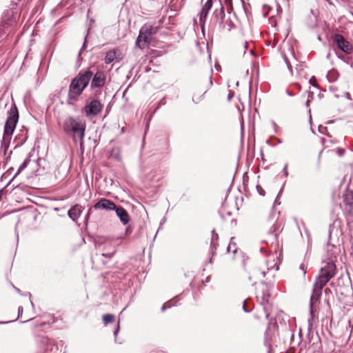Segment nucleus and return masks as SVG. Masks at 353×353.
Masks as SVG:
<instances>
[{"instance_id": "nucleus-24", "label": "nucleus", "mask_w": 353, "mask_h": 353, "mask_svg": "<svg viewBox=\"0 0 353 353\" xmlns=\"http://www.w3.org/2000/svg\"><path fill=\"white\" fill-rule=\"evenodd\" d=\"M171 305L169 303H166L164 305H163L161 307V310L164 311L166 308L170 307Z\"/></svg>"}, {"instance_id": "nucleus-4", "label": "nucleus", "mask_w": 353, "mask_h": 353, "mask_svg": "<svg viewBox=\"0 0 353 353\" xmlns=\"http://www.w3.org/2000/svg\"><path fill=\"white\" fill-rule=\"evenodd\" d=\"M19 121V112H10L4 125L3 134L2 138V143L5 148H8L12 135L16 128V125Z\"/></svg>"}, {"instance_id": "nucleus-12", "label": "nucleus", "mask_w": 353, "mask_h": 353, "mask_svg": "<svg viewBox=\"0 0 353 353\" xmlns=\"http://www.w3.org/2000/svg\"><path fill=\"white\" fill-rule=\"evenodd\" d=\"M103 107V105L99 99L90 98L88 99L84 110H101Z\"/></svg>"}, {"instance_id": "nucleus-1", "label": "nucleus", "mask_w": 353, "mask_h": 353, "mask_svg": "<svg viewBox=\"0 0 353 353\" xmlns=\"http://www.w3.org/2000/svg\"><path fill=\"white\" fill-rule=\"evenodd\" d=\"M336 274V265L333 263H327L320 270L319 274L313 285L312 294L310 297V314L313 318V303L320 299L322 289Z\"/></svg>"}, {"instance_id": "nucleus-16", "label": "nucleus", "mask_w": 353, "mask_h": 353, "mask_svg": "<svg viewBox=\"0 0 353 353\" xmlns=\"http://www.w3.org/2000/svg\"><path fill=\"white\" fill-rule=\"evenodd\" d=\"M208 90V88L207 87H205V88H203L201 86H197V87H195L194 89V94H193V100H199L201 99V97L205 94L206 93Z\"/></svg>"}, {"instance_id": "nucleus-10", "label": "nucleus", "mask_w": 353, "mask_h": 353, "mask_svg": "<svg viewBox=\"0 0 353 353\" xmlns=\"http://www.w3.org/2000/svg\"><path fill=\"white\" fill-rule=\"evenodd\" d=\"M94 208L96 210H114L116 209V205L113 201L103 198L94 205Z\"/></svg>"}, {"instance_id": "nucleus-37", "label": "nucleus", "mask_w": 353, "mask_h": 353, "mask_svg": "<svg viewBox=\"0 0 353 353\" xmlns=\"http://www.w3.org/2000/svg\"><path fill=\"white\" fill-rule=\"evenodd\" d=\"M258 192H259V193H260L261 194H262V195H264V194H265V192H264V190H258Z\"/></svg>"}, {"instance_id": "nucleus-20", "label": "nucleus", "mask_w": 353, "mask_h": 353, "mask_svg": "<svg viewBox=\"0 0 353 353\" xmlns=\"http://www.w3.org/2000/svg\"><path fill=\"white\" fill-rule=\"evenodd\" d=\"M102 319H103V323L105 324H108V323L113 322V321L114 319V316L111 314H106L103 316Z\"/></svg>"}, {"instance_id": "nucleus-8", "label": "nucleus", "mask_w": 353, "mask_h": 353, "mask_svg": "<svg viewBox=\"0 0 353 353\" xmlns=\"http://www.w3.org/2000/svg\"><path fill=\"white\" fill-rule=\"evenodd\" d=\"M37 341L44 352L54 353L57 350V346L54 341L46 336H38Z\"/></svg>"}, {"instance_id": "nucleus-34", "label": "nucleus", "mask_w": 353, "mask_h": 353, "mask_svg": "<svg viewBox=\"0 0 353 353\" xmlns=\"http://www.w3.org/2000/svg\"><path fill=\"white\" fill-rule=\"evenodd\" d=\"M300 268L303 270V274H305L306 270L305 269L304 265H301Z\"/></svg>"}, {"instance_id": "nucleus-19", "label": "nucleus", "mask_w": 353, "mask_h": 353, "mask_svg": "<svg viewBox=\"0 0 353 353\" xmlns=\"http://www.w3.org/2000/svg\"><path fill=\"white\" fill-rule=\"evenodd\" d=\"M214 14L216 16V18L220 17V22L223 23V20L225 17L224 8L221 6V8L219 10H216L214 11Z\"/></svg>"}, {"instance_id": "nucleus-5", "label": "nucleus", "mask_w": 353, "mask_h": 353, "mask_svg": "<svg viewBox=\"0 0 353 353\" xmlns=\"http://www.w3.org/2000/svg\"><path fill=\"white\" fill-rule=\"evenodd\" d=\"M158 30L159 28L157 26L150 24L143 25L139 30V34L136 41L137 46L141 49L147 47L150 44L152 37L158 32Z\"/></svg>"}, {"instance_id": "nucleus-11", "label": "nucleus", "mask_w": 353, "mask_h": 353, "mask_svg": "<svg viewBox=\"0 0 353 353\" xmlns=\"http://www.w3.org/2000/svg\"><path fill=\"white\" fill-rule=\"evenodd\" d=\"M212 5V0H208L203 5V6L201 8L199 16V23L201 27L203 28L205 22L208 14L209 10H210Z\"/></svg>"}, {"instance_id": "nucleus-14", "label": "nucleus", "mask_w": 353, "mask_h": 353, "mask_svg": "<svg viewBox=\"0 0 353 353\" xmlns=\"http://www.w3.org/2000/svg\"><path fill=\"white\" fill-rule=\"evenodd\" d=\"M82 212V207L78 204L72 206L68 212V216L77 221Z\"/></svg>"}, {"instance_id": "nucleus-32", "label": "nucleus", "mask_w": 353, "mask_h": 353, "mask_svg": "<svg viewBox=\"0 0 353 353\" xmlns=\"http://www.w3.org/2000/svg\"><path fill=\"white\" fill-rule=\"evenodd\" d=\"M10 110L17 111V107L15 106V105L14 103L11 104V108H10Z\"/></svg>"}, {"instance_id": "nucleus-33", "label": "nucleus", "mask_w": 353, "mask_h": 353, "mask_svg": "<svg viewBox=\"0 0 353 353\" xmlns=\"http://www.w3.org/2000/svg\"><path fill=\"white\" fill-rule=\"evenodd\" d=\"M273 227H274V230L272 229V228H271L270 230H269V234L271 235H273L274 233V231H275V226H273Z\"/></svg>"}, {"instance_id": "nucleus-40", "label": "nucleus", "mask_w": 353, "mask_h": 353, "mask_svg": "<svg viewBox=\"0 0 353 353\" xmlns=\"http://www.w3.org/2000/svg\"><path fill=\"white\" fill-rule=\"evenodd\" d=\"M151 117H152V114H149L146 115V118H148V119H150Z\"/></svg>"}, {"instance_id": "nucleus-17", "label": "nucleus", "mask_w": 353, "mask_h": 353, "mask_svg": "<svg viewBox=\"0 0 353 353\" xmlns=\"http://www.w3.org/2000/svg\"><path fill=\"white\" fill-rule=\"evenodd\" d=\"M110 157L117 159V161L121 160V150L119 148H114L110 152Z\"/></svg>"}, {"instance_id": "nucleus-48", "label": "nucleus", "mask_w": 353, "mask_h": 353, "mask_svg": "<svg viewBox=\"0 0 353 353\" xmlns=\"http://www.w3.org/2000/svg\"><path fill=\"white\" fill-rule=\"evenodd\" d=\"M273 268H274V267H271V268L268 267V269H272Z\"/></svg>"}, {"instance_id": "nucleus-18", "label": "nucleus", "mask_w": 353, "mask_h": 353, "mask_svg": "<svg viewBox=\"0 0 353 353\" xmlns=\"http://www.w3.org/2000/svg\"><path fill=\"white\" fill-rule=\"evenodd\" d=\"M212 239H211V248L212 249H216L217 245V241L219 239L218 234L215 233V230L212 231Z\"/></svg>"}, {"instance_id": "nucleus-39", "label": "nucleus", "mask_w": 353, "mask_h": 353, "mask_svg": "<svg viewBox=\"0 0 353 353\" xmlns=\"http://www.w3.org/2000/svg\"><path fill=\"white\" fill-rule=\"evenodd\" d=\"M329 292H331L330 289H329V288H326V289L325 290V294H327V293H329Z\"/></svg>"}, {"instance_id": "nucleus-27", "label": "nucleus", "mask_w": 353, "mask_h": 353, "mask_svg": "<svg viewBox=\"0 0 353 353\" xmlns=\"http://www.w3.org/2000/svg\"><path fill=\"white\" fill-rule=\"evenodd\" d=\"M99 112H92V111H90V112H86V116L87 117H90L91 115H97V114Z\"/></svg>"}, {"instance_id": "nucleus-30", "label": "nucleus", "mask_w": 353, "mask_h": 353, "mask_svg": "<svg viewBox=\"0 0 353 353\" xmlns=\"http://www.w3.org/2000/svg\"><path fill=\"white\" fill-rule=\"evenodd\" d=\"M344 97L348 99V100H351V97H350V94L349 92H345L344 93Z\"/></svg>"}, {"instance_id": "nucleus-26", "label": "nucleus", "mask_w": 353, "mask_h": 353, "mask_svg": "<svg viewBox=\"0 0 353 353\" xmlns=\"http://www.w3.org/2000/svg\"><path fill=\"white\" fill-rule=\"evenodd\" d=\"M337 153H338V154L339 156H342L345 153V150L343 149H341V148H338L337 149Z\"/></svg>"}, {"instance_id": "nucleus-31", "label": "nucleus", "mask_w": 353, "mask_h": 353, "mask_svg": "<svg viewBox=\"0 0 353 353\" xmlns=\"http://www.w3.org/2000/svg\"><path fill=\"white\" fill-rule=\"evenodd\" d=\"M288 165H285L284 168H283V172H284V174H285V176H287L288 175Z\"/></svg>"}, {"instance_id": "nucleus-42", "label": "nucleus", "mask_w": 353, "mask_h": 353, "mask_svg": "<svg viewBox=\"0 0 353 353\" xmlns=\"http://www.w3.org/2000/svg\"><path fill=\"white\" fill-rule=\"evenodd\" d=\"M91 210H91V208H90V209H89V210H88V216H87V218H88L89 215L90 214V213H91Z\"/></svg>"}, {"instance_id": "nucleus-2", "label": "nucleus", "mask_w": 353, "mask_h": 353, "mask_svg": "<svg viewBox=\"0 0 353 353\" xmlns=\"http://www.w3.org/2000/svg\"><path fill=\"white\" fill-rule=\"evenodd\" d=\"M85 122L80 117H67L63 123V129L65 133L72 138L74 141H83L85 136Z\"/></svg>"}, {"instance_id": "nucleus-25", "label": "nucleus", "mask_w": 353, "mask_h": 353, "mask_svg": "<svg viewBox=\"0 0 353 353\" xmlns=\"http://www.w3.org/2000/svg\"><path fill=\"white\" fill-rule=\"evenodd\" d=\"M234 92L232 90H229V93L228 95V99L230 100L234 97Z\"/></svg>"}, {"instance_id": "nucleus-3", "label": "nucleus", "mask_w": 353, "mask_h": 353, "mask_svg": "<svg viewBox=\"0 0 353 353\" xmlns=\"http://www.w3.org/2000/svg\"><path fill=\"white\" fill-rule=\"evenodd\" d=\"M92 76L93 72L90 70L79 72L70 85L69 98L70 99H76L88 86Z\"/></svg>"}, {"instance_id": "nucleus-29", "label": "nucleus", "mask_w": 353, "mask_h": 353, "mask_svg": "<svg viewBox=\"0 0 353 353\" xmlns=\"http://www.w3.org/2000/svg\"><path fill=\"white\" fill-rule=\"evenodd\" d=\"M243 310L245 312H249L251 310L250 309H248L246 307H245V301H244L243 302Z\"/></svg>"}, {"instance_id": "nucleus-7", "label": "nucleus", "mask_w": 353, "mask_h": 353, "mask_svg": "<svg viewBox=\"0 0 353 353\" xmlns=\"http://www.w3.org/2000/svg\"><path fill=\"white\" fill-rule=\"evenodd\" d=\"M106 79V73L103 71L97 70L95 73L93 72V76L90 79V89L94 90L96 94L100 93L98 90L105 85Z\"/></svg>"}, {"instance_id": "nucleus-13", "label": "nucleus", "mask_w": 353, "mask_h": 353, "mask_svg": "<svg viewBox=\"0 0 353 353\" xmlns=\"http://www.w3.org/2000/svg\"><path fill=\"white\" fill-rule=\"evenodd\" d=\"M119 50L114 49L107 52L104 61L106 64H110L112 62H119L121 60V57L118 54Z\"/></svg>"}, {"instance_id": "nucleus-23", "label": "nucleus", "mask_w": 353, "mask_h": 353, "mask_svg": "<svg viewBox=\"0 0 353 353\" xmlns=\"http://www.w3.org/2000/svg\"><path fill=\"white\" fill-rule=\"evenodd\" d=\"M345 205H349L350 206L353 208V199L351 201H348L347 196L344 199Z\"/></svg>"}, {"instance_id": "nucleus-43", "label": "nucleus", "mask_w": 353, "mask_h": 353, "mask_svg": "<svg viewBox=\"0 0 353 353\" xmlns=\"http://www.w3.org/2000/svg\"><path fill=\"white\" fill-rule=\"evenodd\" d=\"M21 311H23V307H22L21 306H20V307H19V312H21Z\"/></svg>"}, {"instance_id": "nucleus-44", "label": "nucleus", "mask_w": 353, "mask_h": 353, "mask_svg": "<svg viewBox=\"0 0 353 353\" xmlns=\"http://www.w3.org/2000/svg\"><path fill=\"white\" fill-rule=\"evenodd\" d=\"M274 267H275V270H279V267L277 265H276V264L274 265Z\"/></svg>"}, {"instance_id": "nucleus-45", "label": "nucleus", "mask_w": 353, "mask_h": 353, "mask_svg": "<svg viewBox=\"0 0 353 353\" xmlns=\"http://www.w3.org/2000/svg\"><path fill=\"white\" fill-rule=\"evenodd\" d=\"M285 62H286V64L288 65V68H290V65H289L288 61L287 60H285Z\"/></svg>"}, {"instance_id": "nucleus-36", "label": "nucleus", "mask_w": 353, "mask_h": 353, "mask_svg": "<svg viewBox=\"0 0 353 353\" xmlns=\"http://www.w3.org/2000/svg\"><path fill=\"white\" fill-rule=\"evenodd\" d=\"M258 192H259V193H260L261 194H262V195H264V194H265V192H264V190H258Z\"/></svg>"}, {"instance_id": "nucleus-41", "label": "nucleus", "mask_w": 353, "mask_h": 353, "mask_svg": "<svg viewBox=\"0 0 353 353\" xmlns=\"http://www.w3.org/2000/svg\"><path fill=\"white\" fill-rule=\"evenodd\" d=\"M248 42H245V43H244V48H245H245H248Z\"/></svg>"}, {"instance_id": "nucleus-35", "label": "nucleus", "mask_w": 353, "mask_h": 353, "mask_svg": "<svg viewBox=\"0 0 353 353\" xmlns=\"http://www.w3.org/2000/svg\"><path fill=\"white\" fill-rule=\"evenodd\" d=\"M85 42H86V39H85L84 43H83V46H82V48L81 49V50H80V52H79V55L81 54V52H82L83 49H84V48L85 47Z\"/></svg>"}, {"instance_id": "nucleus-22", "label": "nucleus", "mask_w": 353, "mask_h": 353, "mask_svg": "<svg viewBox=\"0 0 353 353\" xmlns=\"http://www.w3.org/2000/svg\"><path fill=\"white\" fill-rule=\"evenodd\" d=\"M265 275V272L264 271H259L258 270H254L252 276L256 279H261L263 278Z\"/></svg>"}, {"instance_id": "nucleus-28", "label": "nucleus", "mask_w": 353, "mask_h": 353, "mask_svg": "<svg viewBox=\"0 0 353 353\" xmlns=\"http://www.w3.org/2000/svg\"><path fill=\"white\" fill-rule=\"evenodd\" d=\"M119 330H120V327H119V324L118 323L117 327L116 330L114 332V335L115 337L117 336V334L119 333Z\"/></svg>"}, {"instance_id": "nucleus-15", "label": "nucleus", "mask_w": 353, "mask_h": 353, "mask_svg": "<svg viewBox=\"0 0 353 353\" xmlns=\"http://www.w3.org/2000/svg\"><path fill=\"white\" fill-rule=\"evenodd\" d=\"M114 210H115L117 215L119 217L123 224L125 225L129 222L130 219L128 213L123 207L116 206V209Z\"/></svg>"}, {"instance_id": "nucleus-47", "label": "nucleus", "mask_w": 353, "mask_h": 353, "mask_svg": "<svg viewBox=\"0 0 353 353\" xmlns=\"http://www.w3.org/2000/svg\"><path fill=\"white\" fill-rule=\"evenodd\" d=\"M212 79H210V85H212Z\"/></svg>"}, {"instance_id": "nucleus-21", "label": "nucleus", "mask_w": 353, "mask_h": 353, "mask_svg": "<svg viewBox=\"0 0 353 353\" xmlns=\"http://www.w3.org/2000/svg\"><path fill=\"white\" fill-rule=\"evenodd\" d=\"M30 154L29 155V157L23 162V163L19 166V168H18V170L17 172V173L15 174V176L19 174L23 170H24L28 165L29 162H30Z\"/></svg>"}, {"instance_id": "nucleus-6", "label": "nucleus", "mask_w": 353, "mask_h": 353, "mask_svg": "<svg viewBox=\"0 0 353 353\" xmlns=\"http://www.w3.org/2000/svg\"><path fill=\"white\" fill-rule=\"evenodd\" d=\"M270 288L266 283L261 282L257 289L256 299L257 301L263 306V311L265 318L268 319L269 317V312L266 305L269 303V299L270 297Z\"/></svg>"}, {"instance_id": "nucleus-38", "label": "nucleus", "mask_w": 353, "mask_h": 353, "mask_svg": "<svg viewBox=\"0 0 353 353\" xmlns=\"http://www.w3.org/2000/svg\"><path fill=\"white\" fill-rule=\"evenodd\" d=\"M233 238L231 239V241H232ZM231 243H232V241H230V245L228 246L227 248V251L228 252H230V245H231Z\"/></svg>"}, {"instance_id": "nucleus-9", "label": "nucleus", "mask_w": 353, "mask_h": 353, "mask_svg": "<svg viewBox=\"0 0 353 353\" xmlns=\"http://www.w3.org/2000/svg\"><path fill=\"white\" fill-rule=\"evenodd\" d=\"M334 43L337 48L346 54H351L352 52V45L339 34H336L333 38Z\"/></svg>"}, {"instance_id": "nucleus-46", "label": "nucleus", "mask_w": 353, "mask_h": 353, "mask_svg": "<svg viewBox=\"0 0 353 353\" xmlns=\"http://www.w3.org/2000/svg\"><path fill=\"white\" fill-rule=\"evenodd\" d=\"M240 1H241V3H242L243 6H244V2H243V0H240Z\"/></svg>"}]
</instances>
